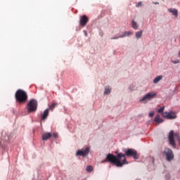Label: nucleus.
<instances>
[{
    "instance_id": "obj_21",
    "label": "nucleus",
    "mask_w": 180,
    "mask_h": 180,
    "mask_svg": "<svg viewBox=\"0 0 180 180\" xmlns=\"http://www.w3.org/2000/svg\"><path fill=\"white\" fill-rule=\"evenodd\" d=\"M165 109V107H161L159 110H158V113H164V110Z\"/></svg>"
},
{
    "instance_id": "obj_3",
    "label": "nucleus",
    "mask_w": 180,
    "mask_h": 180,
    "mask_svg": "<svg viewBox=\"0 0 180 180\" xmlns=\"http://www.w3.org/2000/svg\"><path fill=\"white\" fill-rule=\"evenodd\" d=\"M37 101L35 99H31L27 105V110L28 113H33L37 110Z\"/></svg>"
},
{
    "instance_id": "obj_24",
    "label": "nucleus",
    "mask_w": 180,
    "mask_h": 180,
    "mask_svg": "<svg viewBox=\"0 0 180 180\" xmlns=\"http://www.w3.org/2000/svg\"><path fill=\"white\" fill-rule=\"evenodd\" d=\"M153 116H154V112H150L149 113V117H153Z\"/></svg>"
},
{
    "instance_id": "obj_13",
    "label": "nucleus",
    "mask_w": 180,
    "mask_h": 180,
    "mask_svg": "<svg viewBox=\"0 0 180 180\" xmlns=\"http://www.w3.org/2000/svg\"><path fill=\"white\" fill-rule=\"evenodd\" d=\"M154 121L156 123H162V122H164V120H162L161 117H160V115H157L155 117Z\"/></svg>"
},
{
    "instance_id": "obj_17",
    "label": "nucleus",
    "mask_w": 180,
    "mask_h": 180,
    "mask_svg": "<svg viewBox=\"0 0 180 180\" xmlns=\"http://www.w3.org/2000/svg\"><path fill=\"white\" fill-rule=\"evenodd\" d=\"M135 36L137 39H140L141 37V36H143V31H139L137 32H136Z\"/></svg>"
},
{
    "instance_id": "obj_23",
    "label": "nucleus",
    "mask_w": 180,
    "mask_h": 180,
    "mask_svg": "<svg viewBox=\"0 0 180 180\" xmlns=\"http://www.w3.org/2000/svg\"><path fill=\"white\" fill-rule=\"evenodd\" d=\"M173 64H179V60H172Z\"/></svg>"
},
{
    "instance_id": "obj_9",
    "label": "nucleus",
    "mask_w": 180,
    "mask_h": 180,
    "mask_svg": "<svg viewBox=\"0 0 180 180\" xmlns=\"http://www.w3.org/2000/svg\"><path fill=\"white\" fill-rule=\"evenodd\" d=\"M88 22H89V18H88L86 15H84L80 17V26H82V27L86 26Z\"/></svg>"
},
{
    "instance_id": "obj_7",
    "label": "nucleus",
    "mask_w": 180,
    "mask_h": 180,
    "mask_svg": "<svg viewBox=\"0 0 180 180\" xmlns=\"http://www.w3.org/2000/svg\"><path fill=\"white\" fill-rule=\"evenodd\" d=\"M162 117H165V119H169V120H172V119H176V115L175 114V112H165L162 114Z\"/></svg>"
},
{
    "instance_id": "obj_10",
    "label": "nucleus",
    "mask_w": 180,
    "mask_h": 180,
    "mask_svg": "<svg viewBox=\"0 0 180 180\" xmlns=\"http://www.w3.org/2000/svg\"><path fill=\"white\" fill-rule=\"evenodd\" d=\"M51 136L53 135L50 132L45 133L42 135V140L46 141V140H49V139H51Z\"/></svg>"
},
{
    "instance_id": "obj_11",
    "label": "nucleus",
    "mask_w": 180,
    "mask_h": 180,
    "mask_svg": "<svg viewBox=\"0 0 180 180\" xmlns=\"http://www.w3.org/2000/svg\"><path fill=\"white\" fill-rule=\"evenodd\" d=\"M49 109L47 108L44 111L43 114L41 115V120H46V119H47V116H49Z\"/></svg>"
},
{
    "instance_id": "obj_14",
    "label": "nucleus",
    "mask_w": 180,
    "mask_h": 180,
    "mask_svg": "<svg viewBox=\"0 0 180 180\" xmlns=\"http://www.w3.org/2000/svg\"><path fill=\"white\" fill-rule=\"evenodd\" d=\"M112 91V89L109 86H106L104 91V95H109L110 92Z\"/></svg>"
},
{
    "instance_id": "obj_4",
    "label": "nucleus",
    "mask_w": 180,
    "mask_h": 180,
    "mask_svg": "<svg viewBox=\"0 0 180 180\" xmlns=\"http://www.w3.org/2000/svg\"><path fill=\"white\" fill-rule=\"evenodd\" d=\"M174 136L176 139L177 141L179 142L180 140L179 133L176 132V134H174V131H170L169 134V144L172 147H175V140L174 139Z\"/></svg>"
},
{
    "instance_id": "obj_16",
    "label": "nucleus",
    "mask_w": 180,
    "mask_h": 180,
    "mask_svg": "<svg viewBox=\"0 0 180 180\" xmlns=\"http://www.w3.org/2000/svg\"><path fill=\"white\" fill-rule=\"evenodd\" d=\"M131 34H133L131 32H125L122 35L120 36V37H126V36H130Z\"/></svg>"
},
{
    "instance_id": "obj_25",
    "label": "nucleus",
    "mask_w": 180,
    "mask_h": 180,
    "mask_svg": "<svg viewBox=\"0 0 180 180\" xmlns=\"http://www.w3.org/2000/svg\"><path fill=\"white\" fill-rule=\"evenodd\" d=\"M117 39H120V36L111 38V40H116Z\"/></svg>"
},
{
    "instance_id": "obj_1",
    "label": "nucleus",
    "mask_w": 180,
    "mask_h": 180,
    "mask_svg": "<svg viewBox=\"0 0 180 180\" xmlns=\"http://www.w3.org/2000/svg\"><path fill=\"white\" fill-rule=\"evenodd\" d=\"M124 154L120 153L117 155L109 153L106 156L105 162L108 161L110 164H114L116 167H123L124 164H127L126 157H133L134 160H139V153L137 150L133 148H129L124 150Z\"/></svg>"
},
{
    "instance_id": "obj_15",
    "label": "nucleus",
    "mask_w": 180,
    "mask_h": 180,
    "mask_svg": "<svg viewBox=\"0 0 180 180\" xmlns=\"http://www.w3.org/2000/svg\"><path fill=\"white\" fill-rule=\"evenodd\" d=\"M160 79H162V76H158L154 79L153 84H158Z\"/></svg>"
},
{
    "instance_id": "obj_20",
    "label": "nucleus",
    "mask_w": 180,
    "mask_h": 180,
    "mask_svg": "<svg viewBox=\"0 0 180 180\" xmlns=\"http://www.w3.org/2000/svg\"><path fill=\"white\" fill-rule=\"evenodd\" d=\"M93 169L94 168L92 167V166H87L86 168L87 172H92Z\"/></svg>"
},
{
    "instance_id": "obj_6",
    "label": "nucleus",
    "mask_w": 180,
    "mask_h": 180,
    "mask_svg": "<svg viewBox=\"0 0 180 180\" xmlns=\"http://www.w3.org/2000/svg\"><path fill=\"white\" fill-rule=\"evenodd\" d=\"M155 96H157V93H148L140 100V102H145L146 103L147 101H151Z\"/></svg>"
},
{
    "instance_id": "obj_8",
    "label": "nucleus",
    "mask_w": 180,
    "mask_h": 180,
    "mask_svg": "<svg viewBox=\"0 0 180 180\" xmlns=\"http://www.w3.org/2000/svg\"><path fill=\"white\" fill-rule=\"evenodd\" d=\"M88 154H89V148H86L84 150H79L77 153L76 155H81L82 157H86V155H88Z\"/></svg>"
},
{
    "instance_id": "obj_22",
    "label": "nucleus",
    "mask_w": 180,
    "mask_h": 180,
    "mask_svg": "<svg viewBox=\"0 0 180 180\" xmlns=\"http://www.w3.org/2000/svg\"><path fill=\"white\" fill-rule=\"evenodd\" d=\"M52 136H53V137L54 139H57V138L58 137V134H57V133H53Z\"/></svg>"
},
{
    "instance_id": "obj_18",
    "label": "nucleus",
    "mask_w": 180,
    "mask_h": 180,
    "mask_svg": "<svg viewBox=\"0 0 180 180\" xmlns=\"http://www.w3.org/2000/svg\"><path fill=\"white\" fill-rule=\"evenodd\" d=\"M133 29L137 30L139 29V25H137V22H136L134 20H132L131 22Z\"/></svg>"
},
{
    "instance_id": "obj_12",
    "label": "nucleus",
    "mask_w": 180,
    "mask_h": 180,
    "mask_svg": "<svg viewBox=\"0 0 180 180\" xmlns=\"http://www.w3.org/2000/svg\"><path fill=\"white\" fill-rule=\"evenodd\" d=\"M168 11H169V12L172 13V15L174 16H175V18H178V11L176 9H175V8H169Z\"/></svg>"
},
{
    "instance_id": "obj_2",
    "label": "nucleus",
    "mask_w": 180,
    "mask_h": 180,
    "mask_svg": "<svg viewBox=\"0 0 180 180\" xmlns=\"http://www.w3.org/2000/svg\"><path fill=\"white\" fill-rule=\"evenodd\" d=\"M15 99L18 103H26L27 102V93L22 89H18L15 92Z\"/></svg>"
},
{
    "instance_id": "obj_27",
    "label": "nucleus",
    "mask_w": 180,
    "mask_h": 180,
    "mask_svg": "<svg viewBox=\"0 0 180 180\" xmlns=\"http://www.w3.org/2000/svg\"><path fill=\"white\" fill-rule=\"evenodd\" d=\"M155 5H158L160 3H158V2H154L153 3Z\"/></svg>"
},
{
    "instance_id": "obj_19",
    "label": "nucleus",
    "mask_w": 180,
    "mask_h": 180,
    "mask_svg": "<svg viewBox=\"0 0 180 180\" xmlns=\"http://www.w3.org/2000/svg\"><path fill=\"white\" fill-rule=\"evenodd\" d=\"M57 103H56V102H53L51 104V105L49 106V109L51 110H53V109H54V108H56V106H57Z\"/></svg>"
},
{
    "instance_id": "obj_26",
    "label": "nucleus",
    "mask_w": 180,
    "mask_h": 180,
    "mask_svg": "<svg viewBox=\"0 0 180 180\" xmlns=\"http://www.w3.org/2000/svg\"><path fill=\"white\" fill-rule=\"evenodd\" d=\"M142 3L141 1H139L137 4H136V7L139 8V6H141Z\"/></svg>"
},
{
    "instance_id": "obj_5",
    "label": "nucleus",
    "mask_w": 180,
    "mask_h": 180,
    "mask_svg": "<svg viewBox=\"0 0 180 180\" xmlns=\"http://www.w3.org/2000/svg\"><path fill=\"white\" fill-rule=\"evenodd\" d=\"M163 155L166 156L167 161H172L174 160V153L169 148H166L163 151Z\"/></svg>"
}]
</instances>
